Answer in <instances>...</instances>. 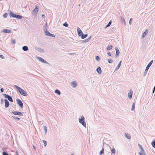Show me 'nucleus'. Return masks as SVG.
<instances>
[{
	"label": "nucleus",
	"instance_id": "c9c22d12",
	"mask_svg": "<svg viewBox=\"0 0 155 155\" xmlns=\"http://www.w3.org/2000/svg\"><path fill=\"white\" fill-rule=\"evenodd\" d=\"M113 46L112 45H110V46L107 47V50H110L112 49Z\"/></svg>",
	"mask_w": 155,
	"mask_h": 155
},
{
	"label": "nucleus",
	"instance_id": "58836bf2",
	"mask_svg": "<svg viewBox=\"0 0 155 155\" xmlns=\"http://www.w3.org/2000/svg\"><path fill=\"white\" fill-rule=\"evenodd\" d=\"M63 25L65 27H67L68 26V25L67 22H65L63 24Z\"/></svg>",
	"mask_w": 155,
	"mask_h": 155
},
{
	"label": "nucleus",
	"instance_id": "2f4dec72",
	"mask_svg": "<svg viewBox=\"0 0 155 155\" xmlns=\"http://www.w3.org/2000/svg\"><path fill=\"white\" fill-rule=\"evenodd\" d=\"M44 130L45 132V134H46L47 133V128L46 126H44Z\"/></svg>",
	"mask_w": 155,
	"mask_h": 155
},
{
	"label": "nucleus",
	"instance_id": "393cba45",
	"mask_svg": "<svg viewBox=\"0 0 155 155\" xmlns=\"http://www.w3.org/2000/svg\"><path fill=\"white\" fill-rule=\"evenodd\" d=\"M55 93L57 94L58 95H60L61 94V92L58 89L55 90Z\"/></svg>",
	"mask_w": 155,
	"mask_h": 155
},
{
	"label": "nucleus",
	"instance_id": "f704fd0d",
	"mask_svg": "<svg viewBox=\"0 0 155 155\" xmlns=\"http://www.w3.org/2000/svg\"><path fill=\"white\" fill-rule=\"evenodd\" d=\"M113 61V60L111 58H110L108 60V62L109 63H111Z\"/></svg>",
	"mask_w": 155,
	"mask_h": 155
},
{
	"label": "nucleus",
	"instance_id": "c03bdc74",
	"mask_svg": "<svg viewBox=\"0 0 155 155\" xmlns=\"http://www.w3.org/2000/svg\"><path fill=\"white\" fill-rule=\"evenodd\" d=\"M132 20V18H131L130 19V21H129V24L131 25V21Z\"/></svg>",
	"mask_w": 155,
	"mask_h": 155
},
{
	"label": "nucleus",
	"instance_id": "1a4fd4ad",
	"mask_svg": "<svg viewBox=\"0 0 155 155\" xmlns=\"http://www.w3.org/2000/svg\"><path fill=\"white\" fill-rule=\"evenodd\" d=\"M12 113L15 115H18L20 116H23V113L22 112L19 111H12Z\"/></svg>",
	"mask_w": 155,
	"mask_h": 155
},
{
	"label": "nucleus",
	"instance_id": "4d7b16f0",
	"mask_svg": "<svg viewBox=\"0 0 155 155\" xmlns=\"http://www.w3.org/2000/svg\"><path fill=\"white\" fill-rule=\"evenodd\" d=\"M45 155H47L45 154Z\"/></svg>",
	"mask_w": 155,
	"mask_h": 155
},
{
	"label": "nucleus",
	"instance_id": "864d4df0",
	"mask_svg": "<svg viewBox=\"0 0 155 155\" xmlns=\"http://www.w3.org/2000/svg\"><path fill=\"white\" fill-rule=\"evenodd\" d=\"M115 27H113L112 28V29H113V30H114L115 29Z\"/></svg>",
	"mask_w": 155,
	"mask_h": 155
},
{
	"label": "nucleus",
	"instance_id": "ddd939ff",
	"mask_svg": "<svg viewBox=\"0 0 155 155\" xmlns=\"http://www.w3.org/2000/svg\"><path fill=\"white\" fill-rule=\"evenodd\" d=\"M115 49L116 51L115 56H116V57H117L118 56H119L120 51H119V50L118 49L117 47L115 48Z\"/></svg>",
	"mask_w": 155,
	"mask_h": 155
},
{
	"label": "nucleus",
	"instance_id": "a18cd8bd",
	"mask_svg": "<svg viewBox=\"0 0 155 155\" xmlns=\"http://www.w3.org/2000/svg\"><path fill=\"white\" fill-rule=\"evenodd\" d=\"M0 58L2 59H4L5 58L2 55H0Z\"/></svg>",
	"mask_w": 155,
	"mask_h": 155
},
{
	"label": "nucleus",
	"instance_id": "9d476101",
	"mask_svg": "<svg viewBox=\"0 0 155 155\" xmlns=\"http://www.w3.org/2000/svg\"><path fill=\"white\" fill-rule=\"evenodd\" d=\"M77 31H78V34L79 36H81L82 34H83V33L81 31V29L79 27H77Z\"/></svg>",
	"mask_w": 155,
	"mask_h": 155
},
{
	"label": "nucleus",
	"instance_id": "b1692460",
	"mask_svg": "<svg viewBox=\"0 0 155 155\" xmlns=\"http://www.w3.org/2000/svg\"><path fill=\"white\" fill-rule=\"evenodd\" d=\"M23 17L22 15H17L16 18L18 19H20L22 18Z\"/></svg>",
	"mask_w": 155,
	"mask_h": 155
},
{
	"label": "nucleus",
	"instance_id": "c85d7f7f",
	"mask_svg": "<svg viewBox=\"0 0 155 155\" xmlns=\"http://www.w3.org/2000/svg\"><path fill=\"white\" fill-rule=\"evenodd\" d=\"M38 50L40 52L43 53L44 52V51L42 48H38Z\"/></svg>",
	"mask_w": 155,
	"mask_h": 155
},
{
	"label": "nucleus",
	"instance_id": "20e7f679",
	"mask_svg": "<svg viewBox=\"0 0 155 155\" xmlns=\"http://www.w3.org/2000/svg\"><path fill=\"white\" fill-rule=\"evenodd\" d=\"M3 95L5 98L8 99V100L9 101L11 102H13V100L11 96H10L6 94H3Z\"/></svg>",
	"mask_w": 155,
	"mask_h": 155
},
{
	"label": "nucleus",
	"instance_id": "f03ea898",
	"mask_svg": "<svg viewBox=\"0 0 155 155\" xmlns=\"http://www.w3.org/2000/svg\"><path fill=\"white\" fill-rule=\"evenodd\" d=\"M79 122L85 128L86 127V123L85 121L84 117V116H82L81 119H79Z\"/></svg>",
	"mask_w": 155,
	"mask_h": 155
},
{
	"label": "nucleus",
	"instance_id": "dca6fc26",
	"mask_svg": "<svg viewBox=\"0 0 155 155\" xmlns=\"http://www.w3.org/2000/svg\"><path fill=\"white\" fill-rule=\"evenodd\" d=\"M2 32L4 33H9L11 32V30H8V29H5L3 30V31H2Z\"/></svg>",
	"mask_w": 155,
	"mask_h": 155
},
{
	"label": "nucleus",
	"instance_id": "412c9836",
	"mask_svg": "<svg viewBox=\"0 0 155 155\" xmlns=\"http://www.w3.org/2000/svg\"><path fill=\"white\" fill-rule=\"evenodd\" d=\"M148 33L147 30H146L142 34V37L143 38H144L146 35Z\"/></svg>",
	"mask_w": 155,
	"mask_h": 155
},
{
	"label": "nucleus",
	"instance_id": "7c9ffc66",
	"mask_svg": "<svg viewBox=\"0 0 155 155\" xmlns=\"http://www.w3.org/2000/svg\"><path fill=\"white\" fill-rule=\"evenodd\" d=\"M151 144L152 147L155 148V140L151 142Z\"/></svg>",
	"mask_w": 155,
	"mask_h": 155
},
{
	"label": "nucleus",
	"instance_id": "473e14b6",
	"mask_svg": "<svg viewBox=\"0 0 155 155\" xmlns=\"http://www.w3.org/2000/svg\"><path fill=\"white\" fill-rule=\"evenodd\" d=\"M13 118L16 121H18L20 119V118L16 117L15 116H13Z\"/></svg>",
	"mask_w": 155,
	"mask_h": 155
},
{
	"label": "nucleus",
	"instance_id": "603ef678",
	"mask_svg": "<svg viewBox=\"0 0 155 155\" xmlns=\"http://www.w3.org/2000/svg\"><path fill=\"white\" fill-rule=\"evenodd\" d=\"M33 147L34 149L35 150H36V148H35V146H33Z\"/></svg>",
	"mask_w": 155,
	"mask_h": 155
},
{
	"label": "nucleus",
	"instance_id": "f8f14e48",
	"mask_svg": "<svg viewBox=\"0 0 155 155\" xmlns=\"http://www.w3.org/2000/svg\"><path fill=\"white\" fill-rule=\"evenodd\" d=\"M5 108L8 107L9 105V103L7 99H5Z\"/></svg>",
	"mask_w": 155,
	"mask_h": 155
},
{
	"label": "nucleus",
	"instance_id": "37998d69",
	"mask_svg": "<svg viewBox=\"0 0 155 155\" xmlns=\"http://www.w3.org/2000/svg\"><path fill=\"white\" fill-rule=\"evenodd\" d=\"M3 155H9V154L5 151L3 152Z\"/></svg>",
	"mask_w": 155,
	"mask_h": 155
},
{
	"label": "nucleus",
	"instance_id": "cd10ccee",
	"mask_svg": "<svg viewBox=\"0 0 155 155\" xmlns=\"http://www.w3.org/2000/svg\"><path fill=\"white\" fill-rule=\"evenodd\" d=\"M121 22L123 23H124V24L125 25H126V22L125 21V20L124 18L123 17H121Z\"/></svg>",
	"mask_w": 155,
	"mask_h": 155
},
{
	"label": "nucleus",
	"instance_id": "6ab92c4d",
	"mask_svg": "<svg viewBox=\"0 0 155 155\" xmlns=\"http://www.w3.org/2000/svg\"><path fill=\"white\" fill-rule=\"evenodd\" d=\"M22 49L25 51H26L28 50V46H24L22 47Z\"/></svg>",
	"mask_w": 155,
	"mask_h": 155
},
{
	"label": "nucleus",
	"instance_id": "6e6552de",
	"mask_svg": "<svg viewBox=\"0 0 155 155\" xmlns=\"http://www.w3.org/2000/svg\"><path fill=\"white\" fill-rule=\"evenodd\" d=\"M38 6L36 5L35 6V8L33 11V14L35 15H36L38 12Z\"/></svg>",
	"mask_w": 155,
	"mask_h": 155
},
{
	"label": "nucleus",
	"instance_id": "f257e3e1",
	"mask_svg": "<svg viewBox=\"0 0 155 155\" xmlns=\"http://www.w3.org/2000/svg\"><path fill=\"white\" fill-rule=\"evenodd\" d=\"M14 86L21 95L25 96L27 95V93L21 87L16 85H15Z\"/></svg>",
	"mask_w": 155,
	"mask_h": 155
},
{
	"label": "nucleus",
	"instance_id": "4468645a",
	"mask_svg": "<svg viewBox=\"0 0 155 155\" xmlns=\"http://www.w3.org/2000/svg\"><path fill=\"white\" fill-rule=\"evenodd\" d=\"M38 59L39 60V61L43 63H47L46 61L44 59H43L41 58L38 57Z\"/></svg>",
	"mask_w": 155,
	"mask_h": 155
},
{
	"label": "nucleus",
	"instance_id": "0eeeda50",
	"mask_svg": "<svg viewBox=\"0 0 155 155\" xmlns=\"http://www.w3.org/2000/svg\"><path fill=\"white\" fill-rule=\"evenodd\" d=\"M16 101L18 104L19 105L20 107L22 108L23 105L22 101L20 100L17 99H16Z\"/></svg>",
	"mask_w": 155,
	"mask_h": 155
},
{
	"label": "nucleus",
	"instance_id": "a211bd4d",
	"mask_svg": "<svg viewBox=\"0 0 155 155\" xmlns=\"http://www.w3.org/2000/svg\"><path fill=\"white\" fill-rule=\"evenodd\" d=\"M121 61H120L119 63L117 66L116 67L115 70V71H117V70L119 69V68H120V66H121Z\"/></svg>",
	"mask_w": 155,
	"mask_h": 155
},
{
	"label": "nucleus",
	"instance_id": "ea45409f",
	"mask_svg": "<svg viewBox=\"0 0 155 155\" xmlns=\"http://www.w3.org/2000/svg\"><path fill=\"white\" fill-rule=\"evenodd\" d=\"M42 141H43V143H44L45 144V147L46 146V145H47V141L45 140H43Z\"/></svg>",
	"mask_w": 155,
	"mask_h": 155
},
{
	"label": "nucleus",
	"instance_id": "a878e982",
	"mask_svg": "<svg viewBox=\"0 0 155 155\" xmlns=\"http://www.w3.org/2000/svg\"><path fill=\"white\" fill-rule=\"evenodd\" d=\"M132 93H131L130 91V93H128V97H129V98L131 99L132 97Z\"/></svg>",
	"mask_w": 155,
	"mask_h": 155
},
{
	"label": "nucleus",
	"instance_id": "bb28decb",
	"mask_svg": "<svg viewBox=\"0 0 155 155\" xmlns=\"http://www.w3.org/2000/svg\"><path fill=\"white\" fill-rule=\"evenodd\" d=\"M111 23H112V21H110L108 23V24L104 28H107V27H109L110 25L111 24Z\"/></svg>",
	"mask_w": 155,
	"mask_h": 155
},
{
	"label": "nucleus",
	"instance_id": "49530a36",
	"mask_svg": "<svg viewBox=\"0 0 155 155\" xmlns=\"http://www.w3.org/2000/svg\"><path fill=\"white\" fill-rule=\"evenodd\" d=\"M4 89L3 88H1L0 89V91L1 92H3L4 91Z\"/></svg>",
	"mask_w": 155,
	"mask_h": 155
},
{
	"label": "nucleus",
	"instance_id": "3c124183",
	"mask_svg": "<svg viewBox=\"0 0 155 155\" xmlns=\"http://www.w3.org/2000/svg\"><path fill=\"white\" fill-rule=\"evenodd\" d=\"M42 17L43 18H44L45 17V15L44 14L42 15Z\"/></svg>",
	"mask_w": 155,
	"mask_h": 155
},
{
	"label": "nucleus",
	"instance_id": "aec40b11",
	"mask_svg": "<svg viewBox=\"0 0 155 155\" xmlns=\"http://www.w3.org/2000/svg\"><path fill=\"white\" fill-rule=\"evenodd\" d=\"M125 136L128 139H131V137L130 135L128 133L127 134L126 133H125Z\"/></svg>",
	"mask_w": 155,
	"mask_h": 155
},
{
	"label": "nucleus",
	"instance_id": "09e8293b",
	"mask_svg": "<svg viewBox=\"0 0 155 155\" xmlns=\"http://www.w3.org/2000/svg\"><path fill=\"white\" fill-rule=\"evenodd\" d=\"M107 54L109 55V56H111V54H110V52H108L107 53Z\"/></svg>",
	"mask_w": 155,
	"mask_h": 155
},
{
	"label": "nucleus",
	"instance_id": "5fc2aeb1",
	"mask_svg": "<svg viewBox=\"0 0 155 155\" xmlns=\"http://www.w3.org/2000/svg\"><path fill=\"white\" fill-rule=\"evenodd\" d=\"M71 155H74L72 153L71 154Z\"/></svg>",
	"mask_w": 155,
	"mask_h": 155
},
{
	"label": "nucleus",
	"instance_id": "a19ab883",
	"mask_svg": "<svg viewBox=\"0 0 155 155\" xmlns=\"http://www.w3.org/2000/svg\"><path fill=\"white\" fill-rule=\"evenodd\" d=\"M11 42H12V44H15V39L12 40Z\"/></svg>",
	"mask_w": 155,
	"mask_h": 155
},
{
	"label": "nucleus",
	"instance_id": "423d86ee",
	"mask_svg": "<svg viewBox=\"0 0 155 155\" xmlns=\"http://www.w3.org/2000/svg\"><path fill=\"white\" fill-rule=\"evenodd\" d=\"M45 35L49 36L52 37H55V35L53 34H52L50 33L47 30H46L45 31Z\"/></svg>",
	"mask_w": 155,
	"mask_h": 155
},
{
	"label": "nucleus",
	"instance_id": "5701e85b",
	"mask_svg": "<svg viewBox=\"0 0 155 155\" xmlns=\"http://www.w3.org/2000/svg\"><path fill=\"white\" fill-rule=\"evenodd\" d=\"M81 38L82 39H84L86 38L87 36V34H83L81 36Z\"/></svg>",
	"mask_w": 155,
	"mask_h": 155
},
{
	"label": "nucleus",
	"instance_id": "6e6d98bb",
	"mask_svg": "<svg viewBox=\"0 0 155 155\" xmlns=\"http://www.w3.org/2000/svg\"><path fill=\"white\" fill-rule=\"evenodd\" d=\"M1 101H2V102H3V100H2H2H1Z\"/></svg>",
	"mask_w": 155,
	"mask_h": 155
},
{
	"label": "nucleus",
	"instance_id": "f3484780",
	"mask_svg": "<svg viewBox=\"0 0 155 155\" xmlns=\"http://www.w3.org/2000/svg\"><path fill=\"white\" fill-rule=\"evenodd\" d=\"M97 71L99 74H101V68L99 67L98 66L97 69H96Z\"/></svg>",
	"mask_w": 155,
	"mask_h": 155
},
{
	"label": "nucleus",
	"instance_id": "9b49d317",
	"mask_svg": "<svg viewBox=\"0 0 155 155\" xmlns=\"http://www.w3.org/2000/svg\"><path fill=\"white\" fill-rule=\"evenodd\" d=\"M17 15L14 13L12 12L11 11L9 13V15L10 17L13 18H16Z\"/></svg>",
	"mask_w": 155,
	"mask_h": 155
},
{
	"label": "nucleus",
	"instance_id": "e433bc0d",
	"mask_svg": "<svg viewBox=\"0 0 155 155\" xmlns=\"http://www.w3.org/2000/svg\"><path fill=\"white\" fill-rule=\"evenodd\" d=\"M116 150L115 148H114L113 149H112L111 150V152L112 153H115Z\"/></svg>",
	"mask_w": 155,
	"mask_h": 155
},
{
	"label": "nucleus",
	"instance_id": "7ed1b4c3",
	"mask_svg": "<svg viewBox=\"0 0 155 155\" xmlns=\"http://www.w3.org/2000/svg\"><path fill=\"white\" fill-rule=\"evenodd\" d=\"M153 62V60H152L148 64L147 66V67L146 68L145 71H144V76H145V75L146 74L148 70L149 69L150 67L151 66V65L152 64Z\"/></svg>",
	"mask_w": 155,
	"mask_h": 155
},
{
	"label": "nucleus",
	"instance_id": "4be33fe9",
	"mask_svg": "<svg viewBox=\"0 0 155 155\" xmlns=\"http://www.w3.org/2000/svg\"><path fill=\"white\" fill-rule=\"evenodd\" d=\"M91 38V37L90 36L89 38H87L84 40H82L83 42L85 43V42H88L90 40Z\"/></svg>",
	"mask_w": 155,
	"mask_h": 155
},
{
	"label": "nucleus",
	"instance_id": "2eb2a0df",
	"mask_svg": "<svg viewBox=\"0 0 155 155\" xmlns=\"http://www.w3.org/2000/svg\"><path fill=\"white\" fill-rule=\"evenodd\" d=\"M71 85L74 87H76L78 85L76 83L75 81H72L71 82Z\"/></svg>",
	"mask_w": 155,
	"mask_h": 155
},
{
	"label": "nucleus",
	"instance_id": "de8ad7c7",
	"mask_svg": "<svg viewBox=\"0 0 155 155\" xmlns=\"http://www.w3.org/2000/svg\"><path fill=\"white\" fill-rule=\"evenodd\" d=\"M155 90V86L154 87L153 90L152 92L153 93L154 92Z\"/></svg>",
	"mask_w": 155,
	"mask_h": 155
},
{
	"label": "nucleus",
	"instance_id": "79ce46f5",
	"mask_svg": "<svg viewBox=\"0 0 155 155\" xmlns=\"http://www.w3.org/2000/svg\"><path fill=\"white\" fill-rule=\"evenodd\" d=\"M100 58L98 56H96L95 57V59L97 61H98L99 60Z\"/></svg>",
	"mask_w": 155,
	"mask_h": 155
},
{
	"label": "nucleus",
	"instance_id": "39448f33",
	"mask_svg": "<svg viewBox=\"0 0 155 155\" xmlns=\"http://www.w3.org/2000/svg\"><path fill=\"white\" fill-rule=\"evenodd\" d=\"M138 146L140 148V152H139V153L140 155H142L143 154V152L144 151V150L140 144H138Z\"/></svg>",
	"mask_w": 155,
	"mask_h": 155
},
{
	"label": "nucleus",
	"instance_id": "72a5a7b5",
	"mask_svg": "<svg viewBox=\"0 0 155 155\" xmlns=\"http://www.w3.org/2000/svg\"><path fill=\"white\" fill-rule=\"evenodd\" d=\"M104 153V148H103L102 150L100 151V155H102Z\"/></svg>",
	"mask_w": 155,
	"mask_h": 155
},
{
	"label": "nucleus",
	"instance_id": "8fccbe9b",
	"mask_svg": "<svg viewBox=\"0 0 155 155\" xmlns=\"http://www.w3.org/2000/svg\"><path fill=\"white\" fill-rule=\"evenodd\" d=\"M143 153L142 155H147L146 153H145V152L144 151L143 152Z\"/></svg>",
	"mask_w": 155,
	"mask_h": 155
},
{
	"label": "nucleus",
	"instance_id": "4c0bfd02",
	"mask_svg": "<svg viewBox=\"0 0 155 155\" xmlns=\"http://www.w3.org/2000/svg\"><path fill=\"white\" fill-rule=\"evenodd\" d=\"M8 15V14L7 13H5L3 15V17L4 18H6Z\"/></svg>",
	"mask_w": 155,
	"mask_h": 155
},
{
	"label": "nucleus",
	"instance_id": "c756f323",
	"mask_svg": "<svg viewBox=\"0 0 155 155\" xmlns=\"http://www.w3.org/2000/svg\"><path fill=\"white\" fill-rule=\"evenodd\" d=\"M135 103L134 102L133 103L132 106V108L131 109V110L133 111L134 110V109L135 108Z\"/></svg>",
	"mask_w": 155,
	"mask_h": 155
}]
</instances>
